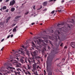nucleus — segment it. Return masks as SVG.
<instances>
[{
  "mask_svg": "<svg viewBox=\"0 0 75 75\" xmlns=\"http://www.w3.org/2000/svg\"><path fill=\"white\" fill-rule=\"evenodd\" d=\"M48 48L49 50H50V49H51V48L50 47H48Z\"/></svg>",
  "mask_w": 75,
  "mask_h": 75,
  "instance_id": "69168bd1",
  "label": "nucleus"
},
{
  "mask_svg": "<svg viewBox=\"0 0 75 75\" xmlns=\"http://www.w3.org/2000/svg\"><path fill=\"white\" fill-rule=\"evenodd\" d=\"M47 3H48L47 1L43 3V5L44 6H47Z\"/></svg>",
  "mask_w": 75,
  "mask_h": 75,
  "instance_id": "9b49d317",
  "label": "nucleus"
},
{
  "mask_svg": "<svg viewBox=\"0 0 75 75\" xmlns=\"http://www.w3.org/2000/svg\"><path fill=\"white\" fill-rule=\"evenodd\" d=\"M43 33H44V34H47V33H46V31H43Z\"/></svg>",
  "mask_w": 75,
  "mask_h": 75,
  "instance_id": "f704fd0d",
  "label": "nucleus"
},
{
  "mask_svg": "<svg viewBox=\"0 0 75 75\" xmlns=\"http://www.w3.org/2000/svg\"><path fill=\"white\" fill-rule=\"evenodd\" d=\"M20 17H21V16H16L15 18V19H17V18H20Z\"/></svg>",
  "mask_w": 75,
  "mask_h": 75,
  "instance_id": "4468645a",
  "label": "nucleus"
},
{
  "mask_svg": "<svg viewBox=\"0 0 75 75\" xmlns=\"http://www.w3.org/2000/svg\"><path fill=\"white\" fill-rule=\"evenodd\" d=\"M58 35L57 34L56 35H57V36H58V39H59V40H60V38L61 37V35H62V34H61V33H60V32H58Z\"/></svg>",
  "mask_w": 75,
  "mask_h": 75,
  "instance_id": "20e7f679",
  "label": "nucleus"
},
{
  "mask_svg": "<svg viewBox=\"0 0 75 75\" xmlns=\"http://www.w3.org/2000/svg\"><path fill=\"white\" fill-rule=\"evenodd\" d=\"M16 59H17V60H19V59L18 58V57H17L16 58Z\"/></svg>",
  "mask_w": 75,
  "mask_h": 75,
  "instance_id": "4d7b16f0",
  "label": "nucleus"
},
{
  "mask_svg": "<svg viewBox=\"0 0 75 75\" xmlns=\"http://www.w3.org/2000/svg\"><path fill=\"white\" fill-rule=\"evenodd\" d=\"M3 49H4V47H3L1 49V51H3Z\"/></svg>",
  "mask_w": 75,
  "mask_h": 75,
  "instance_id": "8fccbe9b",
  "label": "nucleus"
},
{
  "mask_svg": "<svg viewBox=\"0 0 75 75\" xmlns=\"http://www.w3.org/2000/svg\"><path fill=\"white\" fill-rule=\"evenodd\" d=\"M75 42H71V43L70 45L73 48H74L75 47Z\"/></svg>",
  "mask_w": 75,
  "mask_h": 75,
  "instance_id": "423d86ee",
  "label": "nucleus"
},
{
  "mask_svg": "<svg viewBox=\"0 0 75 75\" xmlns=\"http://www.w3.org/2000/svg\"><path fill=\"white\" fill-rule=\"evenodd\" d=\"M36 66H37V63H34L33 65V69H36Z\"/></svg>",
  "mask_w": 75,
  "mask_h": 75,
  "instance_id": "1a4fd4ad",
  "label": "nucleus"
},
{
  "mask_svg": "<svg viewBox=\"0 0 75 75\" xmlns=\"http://www.w3.org/2000/svg\"><path fill=\"white\" fill-rule=\"evenodd\" d=\"M0 10L1 11H2V8H1V9H0Z\"/></svg>",
  "mask_w": 75,
  "mask_h": 75,
  "instance_id": "774afa93",
  "label": "nucleus"
},
{
  "mask_svg": "<svg viewBox=\"0 0 75 75\" xmlns=\"http://www.w3.org/2000/svg\"><path fill=\"white\" fill-rule=\"evenodd\" d=\"M18 51L19 52H21V54L22 55H25V52L24 51H21L20 50H19Z\"/></svg>",
  "mask_w": 75,
  "mask_h": 75,
  "instance_id": "6e6552de",
  "label": "nucleus"
},
{
  "mask_svg": "<svg viewBox=\"0 0 75 75\" xmlns=\"http://www.w3.org/2000/svg\"><path fill=\"white\" fill-rule=\"evenodd\" d=\"M16 3V1L15 0H13L12 1H11L9 4V5L10 6H13Z\"/></svg>",
  "mask_w": 75,
  "mask_h": 75,
  "instance_id": "7ed1b4c3",
  "label": "nucleus"
},
{
  "mask_svg": "<svg viewBox=\"0 0 75 75\" xmlns=\"http://www.w3.org/2000/svg\"><path fill=\"white\" fill-rule=\"evenodd\" d=\"M25 62H26V63H27V59H25Z\"/></svg>",
  "mask_w": 75,
  "mask_h": 75,
  "instance_id": "c9c22d12",
  "label": "nucleus"
},
{
  "mask_svg": "<svg viewBox=\"0 0 75 75\" xmlns=\"http://www.w3.org/2000/svg\"><path fill=\"white\" fill-rule=\"evenodd\" d=\"M26 54L28 56V57H30V53H29V52L28 51H27L26 52Z\"/></svg>",
  "mask_w": 75,
  "mask_h": 75,
  "instance_id": "f3484780",
  "label": "nucleus"
},
{
  "mask_svg": "<svg viewBox=\"0 0 75 75\" xmlns=\"http://www.w3.org/2000/svg\"><path fill=\"white\" fill-rule=\"evenodd\" d=\"M50 43L52 46H53V44H52V42L51 41H49Z\"/></svg>",
  "mask_w": 75,
  "mask_h": 75,
  "instance_id": "4be33fe9",
  "label": "nucleus"
},
{
  "mask_svg": "<svg viewBox=\"0 0 75 75\" xmlns=\"http://www.w3.org/2000/svg\"><path fill=\"white\" fill-rule=\"evenodd\" d=\"M2 1H3V0H0V2L1 3V2H2Z\"/></svg>",
  "mask_w": 75,
  "mask_h": 75,
  "instance_id": "0e129e2a",
  "label": "nucleus"
},
{
  "mask_svg": "<svg viewBox=\"0 0 75 75\" xmlns=\"http://www.w3.org/2000/svg\"><path fill=\"white\" fill-rule=\"evenodd\" d=\"M23 72H25V69H23Z\"/></svg>",
  "mask_w": 75,
  "mask_h": 75,
  "instance_id": "5fc2aeb1",
  "label": "nucleus"
},
{
  "mask_svg": "<svg viewBox=\"0 0 75 75\" xmlns=\"http://www.w3.org/2000/svg\"><path fill=\"white\" fill-rule=\"evenodd\" d=\"M9 1V0H6L5 1L6 2H8Z\"/></svg>",
  "mask_w": 75,
  "mask_h": 75,
  "instance_id": "49530a36",
  "label": "nucleus"
},
{
  "mask_svg": "<svg viewBox=\"0 0 75 75\" xmlns=\"http://www.w3.org/2000/svg\"><path fill=\"white\" fill-rule=\"evenodd\" d=\"M64 48H65V49H67V47L66 46L64 47Z\"/></svg>",
  "mask_w": 75,
  "mask_h": 75,
  "instance_id": "680f3d73",
  "label": "nucleus"
},
{
  "mask_svg": "<svg viewBox=\"0 0 75 75\" xmlns=\"http://www.w3.org/2000/svg\"><path fill=\"white\" fill-rule=\"evenodd\" d=\"M11 11H14L15 10V8H12L11 9Z\"/></svg>",
  "mask_w": 75,
  "mask_h": 75,
  "instance_id": "ddd939ff",
  "label": "nucleus"
},
{
  "mask_svg": "<svg viewBox=\"0 0 75 75\" xmlns=\"http://www.w3.org/2000/svg\"><path fill=\"white\" fill-rule=\"evenodd\" d=\"M27 72L28 74H29V75H31V74L30 73V72L29 71H27Z\"/></svg>",
  "mask_w": 75,
  "mask_h": 75,
  "instance_id": "cd10ccee",
  "label": "nucleus"
},
{
  "mask_svg": "<svg viewBox=\"0 0 75 75\" xmlns=\"http://www.w3.org/2000/svg\"><path fill=\"white\" fill-rule=\"evenodd\" d=\"M32 44L33 45L32 47H36V46L35 45V44H34V42H32Z\"/></svg>",
  "mask_w": 75,
  "mask_h": 75,
  "instance_id": "dca6fc26",
  "label": "nucleus"
},
{
  "mask_svg": "<svg viewBox=\"0 0 75 75\" xmlns=\"http://www.w3.org/2000/svg\"><path fill=\"white\" fill-rule=\"evenodd\" d=\"M33 73L35 75H38V74H37V71H36V72H34Z\"/></svg>",
  "mask_w": 75,
  "mask_h": 75,
  "instance_id": "412c9836",
  "label": "nucleus"
},
{
  "mask_svg": "<svg viewBox=\"0 0 75 75\" xmlns=\"http://www.w3.org/2000/svg\"><path fill=\"white\" fill-rule=\"evenodd\" d=\"M10 18H11V17H8L6 20H9V19H10Z\"/></svg>",
  "mask_w": 75,
  "mask_h": 75,
  "instance_id": "bb28decb",
  "label": "nucleus"
},
{
  "mask_svg": "<svg viewBox=\"0 0 75 75\" xmlns=\"http://www.w3.org/2000/svg\"><path fill=\"white\" fill-rule=\"evenodd\" d=\"M31 24H32V25H34L35 24V23H31Z\"/></svg>",
  "mask_w": 75,
  "mask_h": 75,
  "instance_id": "de8ad7c7",
  "label": "nucleus"
},
{
  "mask_svg": "<svg viewBox=\"0 0 75 75\" xmlns=\"http://www.w3.org/2000/svg\"><path fill=\"white\" fill-rule=\"evenodd\" d=\"M62 45H63V43H62L60 45V46L61 47H62Z\"/></svg>",
  "mask_w": 75,
  "mask_h": 75,
  "instance_id": "4c0bfd02",
  "label": "nucleus"
},
{
  "mask_svg": "<svg viewBox=\"0 0 75 75\" xmlns=\"http://www.w3.org/2000/svg\"><path fill=\"white\" fill-rule=\"evenodd\" d=\"M22 47L25 50H27V47H24V46H22Z\"/></svg>",
  "mask_w": 75,
  "mask_h": 75,
  "instance_id": "aec40b11",
  "label": "nucleus"
},
{
  "mask_svg": "<svg viewBox=\"0 0 75 75\" xmlns=\"http://www.w3.org/2000/svg\"><path fill=\"white\" fill-rule=\"evenodd\" d=\"M13 37V35L12 34L11 36V37L12 38V37Z\"/></svg>",
  "mask_w": 75,
  "mask_h": 75,
  "instance_id": "09e8293b",
  "label": "nucleus"
},
{
  "mask_svg": "<svg viewBox=\"0 0 75 75\" xmlns=\"http://www.w3.org/2000/svg\"><path fill=\"white\" fill-rule=\"evenodd\" d=\"M29 13V12L28 11V12H27L25 14V15H27V14H28Z\"/></svg>",
  "mask_w": 75,
  "mask_h": 75,
  "instance_id": "c85d7f7f",
  "label": "nucleus"
},
{
  "mask_svg": "<svg viewBox=\"0 0 75 75\" xmlns=\"http://www.w3.org/2000/svg\"><path fill=\"white\" fill-rule=\"evenodd\" d=\"M33 8L34 10H35V5L33 6Z\"/></svg>",
  "mask_w": 75,
  "mask_h": 75,
  "instance_id": "b1692460",
  "label": "nucleus"
},
{
  "mask_svg": "<svg viewBox=\"0 0 75 75\" xmlns=\"http://www.w3.org/2000/svg\"><path fill=\"white\" fill-rule=\"evenodd\" d=\"M47 8H46L44 10H43V11H47Z\"/></svg>",
  "mask_w": 75,
  "mask_h": 75,
  "instance_id": "2f4dec72",
  "label": "nucleus"
},
{
  "mask_svg": "<svg viewBox=\"0 0 75 75\" xmlns=\"http://www.w3.org/2000/svg\"><path fill=\"white\" fill-rule=\"evenodd\" d=\"M42 8V6H40V9H41Z\"/></svg>",
  "mask_w": 75,
  "mask_h": 75,
  "instance_id": "a19ab883",
  "label": "nucleus"
},
{
  "mask_svg": "<svg viewBox=\"0 0 75 75\" xmlns=\"http://www.w3.org/2000/svg\"><path fill=\"white\" fill-rule=\"evenodd\" d=\"M17 71H21V70H20V68L17 69Z\"/></svg>",
  "mask_w": 75,
  "mask_h": 75,
  "instance_id": "473e14b6",
  "label": "nucleus"
},
{
  "mask_svg": "<svg viewBox=\"0 0 75 75\" xmlns=\"http://www.w3.org/2000/svg\"><path fill=\"white\" fill-rule=\"evenodd\" d=\"M4 39H2L1 40V42H3V41H4Z\"/></svg>",
  "mask_w": 75,
  "mask_h": 75,
  "instance_id": "3c124183",
  "label": "nucleus"
},
{
  "mask_svg": "<svg viewBox=\"0 0 75 75\" xmlns=\"http://www.w3.org/2000/svg\"><path fill=\"white\" fill-rule=\"evenodd\" d=\"M64 25L63 24H59V23H58L57 25V26L58 27H60V26H61V25Z\"/></svg>",
  "mask_w": 75,
  "mask_h": 75,
  "instance_id": "2eb2a0df",
  "label": "nucleus"
},
{
  "mask_svg": "<svg viewBox=\"0 0 75 75\" xmlns=\"http://www.w3.org/2000/svg\"><path fill=\"white\" fill-rule=\"evenodd\" d=\"M28 69H30L31 68V65H30L27 64Z\"/></svg>",
  "mask_w": 75,
  "mask_h": 75,
  "instance_id": "f8f14e48",
  "label": "nucleus"
},
{
  "mask_svg": "<svg viewBox=\"0 0 75 75\" xmlns=\"http://www.w3.org/2000/svg\"><path fill=\"white\" fill-rule=\"evenodd\" d=\"M64 1L63 0H62V1H61V3H64Z\"/></svg>",
  "mask_w": 75,
  "mask_h": 75,
  "instance_id": "13d9d810",
  "label": "nucleus"
},
{
  "mask_svg": "<svg viewBox=\"0 0 75 75\" xmlns=\"http://www.w3.org/2000/svg\"><path fill=\"white\" fill-rule=\"evenodd\" d=\"M8 69H11L13 70H15V68H14V67H10L9 66H8V68L7 69L8 70Z\"/></svg>",
  "mask_w": 75,
  "mask_h": 75,
  "instance_id": "9d476101",
  "label": "nucleus"
},
{
  "mask_svg": "<svg viewBox=\"0 0 75 75\" xmlns=\"http://www.w3.org/2000/svg\"><path fill=\"white\" fill-rule=\"evenodd\" d=\"M50 33H54V31L52 30H50Z\"/></svg>",
  "mask_w": 75,
  "mask_h": 75,
  "instance_id": "393cba45",
  "label": "nucleus"
},
{
  "mask_svg": "<svg viewBox=\"0 0 75 75\" xmlns=\"http://www.w3.org/2000/svg\"><path fill=\"white\" fill-rule=\"evenodd\" d=\"M42 53H44V50H43L42 52Z\"/></svg>",
  "mask_w": 75,
  "mask_h": 75,
  "instance_id": "864d4df0",
  "label": "nucleus"
},
{
  "mask_svg": "<svg viewBox=\"0 0 75 75\" xmlns=\"http://www.w3.org/2000/svg\"><path fill=\"white\" fill-rule=\"evenodd\" d=\"M11 71L12 72H13V69H12V70H11Z\"/></svg>",
  "mask_w": 75,
  "mask_h": 75,
  "instance_id": "e2e57ef3",
  "label": "nucleus"
},
{
  "mask_svg": "<svg viewBox=\"0 0 75 75\" xmlns=\"http://www.w3.org/2000/svg\"><path fill=\"white\" fill-rule=\"evenodd\" d=\"M7 38H10V35H8L7 37Z\"/></svg>",
  "mask_w": 75,
  "mask_h": 75,
  "instance_id": "052dcab7",
  "label": "nucleus"
},
{
  "mask_svg": "<svg viewBox=\"0 0 75 75\" xmlns=\"http://www.w3.org/2000/svg\"><path fill=\"white\" fill-rule=\"evenodd\" d=\"M16 31H17V30L16 29V28H14L13 29V32H15V31L16 32Z\"/></svg>",
  "mask_w": 75,
  "mask_h": 75,
  "instance_id": "5701e85b",
  "label": "nucleus"
},
{
  "mask_svg": "<svg viewBox=\"0 0 75 75\" xmlns=\"http://www.w3.org/2000/svg\"><path fill=\"white\" fill-rule=\"evenodd\" d=\"M18 27V26H16L15 28H16H16H17Z\"/></svg>",
  "mask_w": 75,
  "mask_h": 75,
  "instance_id": "338daca9",
  "label": "nucleus"
},
{
  "mask_svg": "<svg viewBox=\"0 0 75 75\" xmlns=\"http://www.w3.org/2000/svg\"><path fill=\"white\" fill-rule=\"evenodd\" d=\"M59 8L60 9H62V8H63L62 7V6H61Z\"/></svg>",
  "mask_w": 75,
  "mask_h": 75,
  "instance_id": "79ce46f5",
  "label": "nucleus"
},
{
  "mask_svg": "<svg viewBox=\"0 0 75 75\" xmlns=\"http://www.w3.org/2000/svg\"><path fill=\"white\" fill-rule=\"evenodd\" d=\"M14 72L15 74H17V72H16V71H14Z\"/></svg>",
  "mask_w": 75,
  "mask_h": 75,
  "instance_id": "e433bc0d",
  "label": "nucleus"
},
{
  "mask_svg": "<svg viewBox=\"0 0 75 75\" xmlns=\"http://www.w3.org/2000/svg\"><path fill=\"white\" fill-rule=\"evenodd\" d=\"M44 75H45L46 74V72H45V70H44Z\"/></svg>",
  "mask_w": 75,
  "mask_h": 75,
  "instance_id": "58836bf2",
  "label": "nucleus"
},
{
  "mask_svg": "<svg viewBox=\"0 0 75 75\" xmlns=\"http://www.w3.org/2000/svg\"><path fill=\"white\" fill-rule=\"evenodd\" d=\"M33 54L34 55V57L36 56V55H38V51L36 50L35 51H34L33 52Z\"/></svg>",
  "mask_w": 75,
  "mask_h": 75,
  "instance_id": "0eeeda50",
  "label": "nucleus"
},
{
  "mask_svg": "<svg viewBox=\"0 0 75 75\" xmlns=\"http://www.w3.org/2000/svg\"><path fill=\"white\" fill-rule=\"evenodd\" d=\"M5 12L6 13H7V12H8V9H7L5 11Z\"/></svg>",
  "mask_w": 75,
  "mask_h": 75,
  "instance_id": "7c9ffc66",
  "label": "nucleus"
},
{
  "mask_svg": "<svg viewBox=\"0 0 75 75\" xmlns=\"http://www.w3.org/2000/svg\"><path fill=\"white\" fill-rule=\"evenodd\" d=\"M58 11H59V13H61V12H62V10H58Z\"/></svg>",
  "mask_w": 75,
  "mask_h": 75,
  "instance_id": "72a5a7b5",
  "label": "nucleus"
},
{
  "mask_svg": "<svg viewBox=\"0 0 75 75\" xmlns=\"http://www.w3.org/2000/svg\"><path fill=\"white\" fill-rule=\"evenodd\" d=\"M12 27H14V24H13L12 25Z\"/></svg>",
  "mask_w": 75,
  "mask_h": 75,
  "instance_id": "bf43d9fd",
  "label": "nucleus"
},
{
  "mask_svg": "<svg viewBox=\"0 0 75 75\" xmlns=\"http://www.w3.org/2000/svg\"><path fill=\"white\" fill-rule=\"evenodd\" d=\"M8 20H7V19H6V23H8Z\"/></svg>",
  "mask_w": 75,
  "mask_h": 75,
  "instance_id": "37998d69",
  "label": "nucleus"
},
{
  "mask_svg": "<svg viewBox=\"0 0 75 75\" xmlns=\"http://www.w3.org/2000/svg\"><path fill=\"white\" fill-rule=\"evenodd\" d=\"M39 41L40 42V43H39V42H38V44L40 45V44H42V45L43 46V47H44L45 48L46 47V45H47V44L45 43V42H42V40H39Z\"/></svg>",
  "mask_w": 75,
  "mask_h": 75,
  "instance_id": "f03ea898",
  "label": "nucleus"
},
{
  "mask_svg": "<svg viewBox=\"0 0 75 75\" xmlns=\"http://www.w3.org/2000/svg\"><path fill=\"white\" fill-rule=\"evenodd\" d=\"M40 66H39V65H38L37 67V69H38V68H39Z\"/></svg>",
  "mask_w": 75,
  "mask_h": 75,
  "instance_id": "6e6d98bb",
  "label": "nucleus"
},
{
  "mask_svg": "<svg viewBox=\"0 0 75 75\" xmlns=\"http://www.w3.org/2000/svg\"><path fill=\"white\" fill-rule=\"evenodd\" d=\"M50 69H51V68H52V66H51V65H50Z\"/></svg>",
  "mask_w": 75,
  "mask_h": 75,
  "instance_id": "ea45409f",
  "label": "nucleus"
},
{
  "mask_svg": "<svg viewBox=\"0 0 75 75\" xmlns=\"http://www.w3.org/2000/svg\"><path fill=\"white\" fill-rule=\"evenodd\" d=\"M48 75H52V72H50L48 74Z\"/></svg>",
  "mask_w": 75,
  "mask_h": 75,
  "instance_id": "a878e982",
  "label": "nucleus"
},
{
  "mask_svg": "<svg viewBox=\"0 0 75 75\" xmlns=\"http://www.w3.org/2000/svg\"><path fill=\"white\" fill-rule=\"evenodd\" d=\"M4 25V23L3 22H1L0 23V25Z\"/></svg>",
  "mask_w": 75,
  "mask_h": 75,
  "instance_id": "a211bd4d",
  "label": "nucleus"
},
{
  "mask_svg": "<svg viewBox=\"0 0 75 75\" xmlns=\"http://www.w3.org/2000/svg\"><path fill=\"white\" fill-rule=\"evenodd\" d=\"M16 66L17 68H21V64L17 62L16 64Z\"/></svg>",
  "mask_w": 75,
  "mask_h": 75,
  "instance_id": "39448f33",
  "label": "nucleus"
},
{
  "mask_svg": "<svg viewBox=\"0 0 75 75\" xmlns=\"http://www.w3.org/2000/svg\"><path fill=\"white\" fill-rule=\"evenodd\" d=\"M54 12H55V11H53L51 12V14H54Z\"/></svg>",
  "mask_w": 75,
  "mask_h": 75,
  "instance_id": "c756f323",
  "label": "nucleus"
},
{
  "mask_svg": "<svg viewBox=\"0 0 75 75\" xmlns=\"http://www.w3.org/2000/svg\"><path fill=\"white\" fill-rule=\"evenodd\" d=\"M40 58H41V57H40V56H33L32 59L30 58H28V61L29 64H30H30H32V62L35 63V59L37 60V61H38V62H39L40 60L38 59H39Z\"/></svg>",
  "mask_w": 75,
  "mask_h": 75,
  "instance_id": "f257e3e1",
  "label": "nucleus"
},
{
  "mask_svg": "<svg viewBox=\"0 0 75 75\" xmlns=\"http://www.w3.org/2000/svg\"><path fill=\"white\" fill-rule=\"evenodd\" d=\"M54 58V56H52L51 57V59H53V58Z\"/></svg>",
  "mask_w": 75,
  "mask_h": 75,
  "instance_id": "c03bdc74",
  "label": "nucleus"
},
{
  "mask_svg": "<svg viewBox=\"0 0 75 75\" xmlns=\"http://www.w3.org/2000/svg\"><path fill=\"white\" fill-rule=\"evenodd\" d=\"M7 8V7L5 6H4L2 7V10H6Z\"/></svg>",
  "mask_w": 75,
  "mask_h": 75,
  "instance_id": "6ab92c4d",
  "label": "nucleus"
},
{
  "mask_svg": "<svg viewBox=\"0 0 75 75\" xmlns=\"http://www.w3.org/2000/svg\"><path fill=\"white\" fill-rule=\"evenodd\" d=\"M21 61H22V62H23V61H24V60L21 59Z\"/></svg>",
  "mask_w": 75,
  "mask_h": 75,
  "instance_id": "a18cd8bd",
  "label": "nucleus"
},
{
  "mask_svg": "<svg viewBox=\"0 0 75 75\" xmlns=\"http://www.w3.org/2000/svg\"><path fill=\"white\" fill-rule=\"evenodd\" d=\"M54 0H50L49 1V2H51V1H52Z\"/></svg>",
  "mask_w": 75,
  "mask_h": 75,
  "instance_id": "603ef678",
  "label": "nucleus"
}]
</instances>
